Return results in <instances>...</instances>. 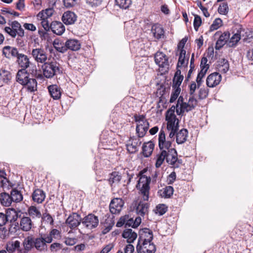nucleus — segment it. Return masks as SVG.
Returning a JSON list of instances; mask_svg holds the SVG:
<instances>
[{
    "instance_id": "obj_1",
    "label": "nucleus",
    "mask_w": 253,
    "mask_h": 253,
    "mask_svg": "<svg viewBox=\"0 0 253 253\" xmlns=\"http://www.w3.org/2000/svg\"><path fill=\"white\" fill-rule=\"evenodd\" d=\"M156 159L155 166L157 168L161 167L165 160L174 169L180 167L182 164V160L177 157V151L173 150L167 152L165 150L160 151L157 155Z\"/></svg>"
},
{
    "instance_id": "obj_2",
    "label": "nucleus",
    "mask_w": 253,
    "mask_h": 253,
    "mask_svg": "<svg viewBox=\"0 0 253 253\" xmlns=\"http://www.w3.org/2000/svg\"><path fill=\"white\" fill-rule=\"evenodd\" d=\"M9 26L4 28V32L12 38H16L17 45L23 46L24 45L23 40L22 39L24 37V30L22 28L21 24L17 21H14L8 24Z\"/></svg>"
},
{
    "instance_id": "obj_3",
    "label": "nucleus",
    "mask_w": 253,
    "mask_h": 253,
    "mask_svg": "<svg viewBox=\"0 0 253 253\" xmlns=\"http://www.w3.org/2000/svg\"><path fill=\"white\" fill-rule=\"evenodd\" d=\"M147 172L146 169H144L139 173V178L136 184V188L139 190V193L142 196L144 201H148L150 193V184L151 178L150 176L144 174Z\"/></svg>"
},
{
    "instance_id": "obj_4",
    "label": "nucleus",
    "mask_w": 253,
    "mask_h": 253,
    "mask_svg": "<svg viewBox=\"0 0 253 253\" xmlns=\"http://www.w3.org/2000/svg\"><path fill=\"white\" fill-rule=\"evenodd\" d=\"M134 120L136 123V132L137 136L140 138L144 137L149 127V123L145 115L135 114Z\"/></svg>"
},
{
    "instance_id": "obj_5",
    "label": "nucleus",
    "mask_w": 253,
    "mask_h": 253,
    "mask_svg": "<svg viewBox=\"0 0 253 253\" xmlns=\"http://www.w3.org/2000/svg\"><path fill=\"white\" fill-rule=\"evenodd\" d=\"M43 75L46 78H52L54 76L62 73L60 64L56 61H51L43 63L42 66Z\"/></svg>"
},
{
    "instance_id": "obj_6",
    "label": "nucleus",
    "mask_w": 253,
    "mask_h": 253,
    "mask_svg": "<svg viewBox=\"0 0 253 253\" xmlns=\"http://www.w3.org/2000/svg\"><path fill=\"white\" fill-rule=\"evenodd\" d=\"M31 55L37 63H44L47 60V53L45 49L42 47L33 48L31 52Z\"/></svg>"
},
{
    "instance_id": "obj_7",
    "label": "nucleus",
    "mask_w": 253,
    "mask_h": 253,
    "mask_svg": "<svg viewBox=\"0 0 253 253\" xmlns=\"http://www.w3.org/2000/svg\"><path fill=\"white\" fill-rule=\"evenodd\" d=\"M158 142L160 151L165 150L167 152L170 150L176 151L174 148L171 147V141L169 139L166 140L165 131L162 129L159 132Z\"/></svg>"
},
{
    "instance_id": "obj_8",
    "label": "nucleus",
    "mask_w": 253,
    "mask_h": 253,
    "mask_svg": "<svg viewBox=\"0 0 253 253\" xmlns=\"http://www.w3.org/2000/svg\"><path fill=\"white\" fill-rule=\"evenodd\" d=\"M136 251L138 253H155L156 247L152 242H137Z\"/></svg>"
},
{
    "instance_id": "obj_9",
    "label": "nucleus",
    "mask_w": 253,
    "mask_h": 253,
    "mask_svg": "<svg viewBox=\"0 0 253 253\" xmlns=\"http://www.w3.org/2000/svg\"><path fill=\"white\" fill-rule=\"evenodd\" d=\"M52 239L46 235L35 238V248L40 252H44L47 250V243H50Z\"/></svg>"
},
{
    "instance_id": "obj_10",
    "label": "nucleus",
    "mask_w": 253,
    "mask_h": 253,
    "mask_svg": "<svg viewBox=\"0 0 253 253\" xmlns=\"http://www.w3.org/2000/svg\"><path fill=\"white\" fill-rule=\"evenodd\" d=\"M155 61L160 67L166 71L169 68L168 58L162 52L158 51L155 55Z\"/></svg>"
},
{
    "instance_id": "obj_11",
    "label": "nucleus",
    "mask_w": 253,
    "mask_h": 253,
    "mask_svg": "<svg viewBox=\"0 0 253 253\" xmlns=\"http://www.w3.org/2000/svg\"><path fill=\"white\" fill-rule=\"evenodd\" d=\"M82 222L86 228L91 229L98 226L99 220L97 216L89 214L83 218Z\"/></svg>"
},
{
    "instance_id": "obj_12",
    "label": "nucleus",
    "mask_w": 253,
    "mask_h": 253,
    "mask_svg": "<svg viewBox=\"0 0 253 253\" xmlns=\"http://www.w3.org/2000/svg\"><path fill=\"white\" fill-rule=\"evenodd\" d=\"M124 202L121 198L113 199L110 204V211L112 214H117L120 212L124 206Z\"/></svg>"
},
{
    "instance_id": "obj_13",
    "label": "nucleus",
    "mask_w": 253,
    "mask_h": 253,
    "mask_svg": "<svg viewBox=\"0 0 253 253\" xmlns=\"http://www.w3.org/2000/svg\"><path fill=\"white\" fill-rule=\"evenodd\" d=\"M153 234L151 230L143 228L139 231L138 242H152Z\"/></svg>"
},
{
    "instance_id": "obj_14",
    "label": "nucleus",
    "mask_w": 253,
    "mask_h": 253,
    "mask_svg": "<svg viewBox=\"0 0 253 253\" xmlns=\"http://www.w3.org/2000/svg\"><path fill=\"white\" fill-rule=\"evenodd\" d=\"M221 80V76L217 72H214L208 76L206 84L209 87H214L219 84Z\"/></svg>"
},
{
    "instance_id": "obj_15",
    "label": "nucleus",
    "mask_w": 253,
    "mask_h": 253,
    "mask_svg": "<svg viewBox=\"0 0 253 253\" xmlns=\"http://www.w3.org/2000/svg\"><path fill=\"white\" fill-rule=\"evenodd\" d=\"M81 221V216L76 213H73L68 216L65 223L71 229H74L80 225Z\"/></svg>"
},
{
    "instance_id": "obj_16",
    "label": "nucleus",
    "mask_w": 253,
    "mask_h": 253,
    "mask_svg": "<svg viewBox=\"0 0 253 253\" xmlns=\"http://www.w3.org/2000/svg\"><path fill=\"white\" fill-rule=\"evenodd\" d=\"M165 31L163 27L159 24H155L151 27V33L154 38L157 40L164 39Z\"/></svg>"
},
{
    "instance_id": "obj_17",
    "label": "nucleus",
    "mask_w": 253,
    "mask_h": 253,
    "mask_svg": "<svg viewBox=\"0 0 253 253\" xmlns=\"http://www.w3.org/2000/svg\"><path fill=\"white\" fill-rule=\"evenodd\" d=\"M77 20V15L71 11H65L62 16V21L67 25L74 24Z\"/></svg>"
},
{
    "instance_id": "obj_18",
    "label": "nucleus",
    "mask_w": 253,
    "mask_h": 253,
    "mask_svg": "<svg viewBox=\"0 0 253 253\" xmlns=\"http://www.w3.org/2000/svg\"><path fill=\"white\" fill-rule=\"evenodd\" d=\"M24 249H20L17 253H28L33 247H35V238L28 236L23 243Z\"/></svg>"
},
{
    "instance_id": "obj_19",
    "label": "nucleus",
    "mask_w": 253,
    "mask_h": 253,
    "mask_svg": "<svg viewBox=\"0 0 253 253\" xmlns=\"http://www.w3.org/2000/svg\"><path fill=\"white\" fill-rule=\"evenodd\" d=\"M16 81L22 85H24L27 83V81L30 79L29 74L26 71V69H21L18 70L16 74Z\"/></svg>"
},
{
    "instance_id": "obj_20",
    "label": "nucleus",
    "mask_w": 253,
    "mask_h": 253,
    "mask_svg": "<svg viewBox=\"0 0 253 253\" xmlns=\"http://www.w3.org/2000/svg\"><path fill=\"white\" fill-rule=\"evenodd\" d=\"M19 53L17 48L15 47L7 45L2 48V54L8 59L16 57Z\"/></svg>"
},
{
    "instance_id": "obj_21",
    "label": "nucleus",
    "mask_w": 253,
    "mask_h": 253,
    "mask_svg": "<svg viewBox=\"0 0 253 253\" xmlns=\"http://www.w3.org/2000/svg\"><path fill=\"white\" fill-rule=\"evenodd\" d=\"M16 58V62L21 69H26L30 66V61L26 55L19 53Z\"/></svg>"
},
{
    "instance_id": "obj_22",
    "label": "nucleus",
    "mask_w": 253,
    "mask_h": 253,
    "mask_svg": "<svg viewBox=\"0 0 253 253\" xmlns=\"http://www.w3.org/2000/svg\"><path fill=\"white\" fill-rule=\"evenodd\" d=\"M51 30L52 32L57 35H61L65 30V26L59 21H53L51 23Z\"/></svg>"
},
{
    "instance_id": "obj_23",
    "label": "nucleus",
    "mask_w": 253,
    "mask_h": 253,
    "mask_svg": "<svg viewBox=\"0 0 253 253\" xmlns=\"http://www.w3.org/2000/svg\"><path fill=\"white\" fill-rule=\"evenodd\" d=\"M45 198V193L44 192L40 189H37L33 192L32 194V199L34 202L38 204L42 203Z\"/></svg>"
},
{
    "instance_id": "obj_24",
    "label": "nucleus",
    "mask_w": 253,
    "mask_h": 253,
    "mask_svg": "<svg viewBox=\"0 0 253 253\" xmlns=\"http://www.w3.org/2000/svg\"><path fill=\"white\" fill-rule=\"evenodd\" d=\"M166 120L167 121V129H178L179 120L176 116H166Z\"/></svg>"
},
{
    "instance_id": "obj_25",
    "label": "nucleus",
    "mask_w": 253,
    "mask_h": 253,
    "mask_svg": "<svg viewBox=\"0 0 253 253\" xmlns=\"http://www.w3.org/2000/svg\"><path fill=\"white\" fill-rule=\"evenodd\" d=\"M188 132L185 128H182L176 134V141L178 144L184 143L188 137Z\"/></svg>"
},
{
    "instance_id": "obj_26",
    "label": "nucleus",
    "mask_w": 253,
    "mask_h": 253,
    "mask_svg": "<svg viewBox=\"0 0 253 253\" xmlns=\"http://www.w3.org/2000/svg\"><path fill=\"white\" fill-rule=\"evenodd\" d=\"M122 236L126 239L128 243H131L136 239L137 235L131 229H126L124 231Z\"/></svg>"
},
{
    "instance_id": "obj_27",
    "label": "nucleus",
    "mask_w": 253,
    "mask_h": 253,
    "mask_svg": "<svg viewBox=\"0 0 253 253\" xmlns=\"http://www.w3.org/2000/svg\"><path fill=\"white\" fill-rule=\"evenodd\" d=\"M66 46L67 49L77 51L81 48V43L76 39H69L66 42Z\"/></svg>"
},
{
    "instance_id": "obj_28",
    "label": "nucleus",
    "mask_w": 253,
    "mask_h": 253,
    "mask_svg": "<svg viewBox=\"0 0 253 253\" xmlns=\"http://www.w3.org/2000/svg\"><path fill=\"white\" fill-rule=\"evenodd\" d=\"M230 33L229 32H224L221 35L215 44V49H220L226 43L227 40L229 39Z\"/></svg>"
},
{
    "instance_id": "obj_29",
    "label": "nucleus",
    "mask_w": 253,
    "mask_h": 253,
    "mask_svg": "<svg viewBox=\"0 0 253 253\" xmlns=\"http://www.w3.org/2000/svg\"><path fill=\"white\" fill-rule=\"evenodd\" d=\"M20 225L23 231H29L32 226V222L31 218L28 216H23L20 220Z\"/></svg>"
},
{
    "instance_id": "obj_30",
    "label": "nucleus",
    "mask_w": 253,
    "mask_h": 253,
    "mask_svg": "<svg viewBox=\"0 0 253 253\" xmlns=\"http://www.w3.org/2000/svg\"><path fill=\"white\" fill-rule=\"evenodd\" d=\"M0 202L3 206L9 207L13 202L9 194L2 192L0 194Z\"/></svg>"
},
{
    "instance_id": "obj_31",
    "label": "nucleus",
    "mask_w": 253,
    "mask_h": 253,
    "mask_svg": "<svg viewBox=\"0 0 253 253\" xmlns=\"http://www.w3.org/2000/svg\"><path fill=\"white\" fill-rule=\"evenodd\" d=\"M154 148V144L152 141L144 143L142 147V151L144 157H149L152 154Z\"/></svg>"
},
{
    "instance_id": "obj_32",
    "label": "nucleus",
    "mask_w": 253,
    "mask_h": 253,
    "mask_svg": "<svg viewBox=\"0 0 253 253\" xmlns=\"http://www.w3.org/2000/svg\"><path fill=\"white\" fill-rule=\"evenodd\" d=\"M20 243L19 241H10L6 244V250L9 253H13L16 250L18 252L20 250Z\"/></svg>"
},
{
    "instance_id": "obj_33",
    "label": "nucleus",
    "mask_w": 253,
    "mask_h": 253,
    "mask_svg": "<svg viewBox=\"0 0 253 253\" xmlns=\"http://www.w3.org/2000/svg\"><path fill=\"white\" fill-rule=\"evenodd\" d=\"M148 208L149 206L147 203L140 202L136 207V211L139 215L144 216L148 213Z\"/></svg>"
},
{
    "instance_id": "obj_34",
    "label": "nucleus",
    "mask_w": 253,
    "mask_h": 253,
    "mask_svg": "<svg viewBox=\"0 0 253 253\" xmlns=\"http://www.w3.org/2000/svg\"><path fill=\"white\" fill-rule=\"evenodd\" d=\"M189 56L186 55V50L181 48L180 51V54L177 63V67L184 66L188 64Z\"/></svg>"
},
{
    "instance_id": "obj_35",
    "label": "nucleus",
    "mask_w": 253,
    "mask_h": 253,
    "mask_svg": "<svg viewBox=\"0 0 253 253\" xmlns=\"http://www.w3.org/2000/svg\"><path fill=\"white\" fill-rule=\"evenodd\" d=\"M48 88L51 96L54 99H58L60 97L61 91L56 85H50Z\"/></svg>"
},
{
    "instance_id": "obj_36",
    "label": "nucleus",
    "mask_w": 253,
    "mask_h": 253,
    "mask_svg": "<svg viewBox=\"0 0 253 253\" xmlns=\"http://www.w3.org/2000/svg\"><path fill=\"white\" fill-rule=\"evenodd\" d=\"M10 195L13 202L19 203L23 200L22 193L16 189H13L10 192Z\"/></svg>"
},
{
    "instance_id": "obj_37",
    "label": "nucleus",
    "mask_w": 253,
    "mask_h": 253,
    "mask_svg": "<svg viewBox=\"0 0 253 253\" xmlns=\"http://www.w3.org/2000/svg\"><path fill=\"white\" fill-rule=\"evenodd\" d=\"M180 71L177 70L173 79L172 88H180L179 86L183 80V76L180 75Z\"/></svg>"
},
{
    "instance_id": "obj_38",
    "label": "nucleus",
    "mask_w": 253,
    "mask_h": 253,
    "mask_svg": "<svg viewBox=\"0 0 253 253\" xmlns=\"http://www.w3.org/2000/svg\"><path fill=\"white\" fill-rule=\"evenodd\" d=\"M5 214L7 217V221L9 220L11 222L17 220L19 216L18 212L14 209H8Z\"/></svg>"
},
{
    "instance_id": "obj_39",
    "label": "nucleus",
    "mask_w": 253,
    "mask_h": 253,
    "mask_svg": "<svg viewBox=\"0 0 253 253\" xmlns=\"http://www.w3.org/2000/svg\"><path fill=\"white\" fill-rule=\"evenodd\" d=\"M26 84H24V86L27 90L30 92H34L37 90V82L35 79L30 78L27 81Z\"/></svg>"
},
{
    "instance_id": "obj_40",
    "label": "nucleus",
    "mask_w": 253,
    "mask_h": 253,
    "mask_svg": "<svg viewBox=\"0 0 253 253\" xmlns=\"http://www.w3.org/2000/svg\"><path fill=\"white\" fill-rule=\"evenodd\" d=\"M53 45L57 51L61 53H64L67 51L66 42L62 43L59 40H55L53 42Z\"/></svg>"
},
{
    "instance_id": "obj_41",
    "label": "nucleus",
    "mask_w": 253,
    "mask_h": 253,
    "mask_svg": "<svg viewBox=\"0 0 253 253\" xmlns=\"http://www.w3.org/2000/svg\"><path fill=\"white\" fill-rule=\"evenodd\" d=\"M28 212L30 216L33 218H41L42 214L38 208L35 206H31L28 208Z\"/></svg>"
},
{
    "instance_id": "obj_42",
    "label": "nucleus",
    "mask_w": 253,
    "mask_h": 253,
    "mask_svg": "<svg viewBox=\"0 0 253 253\" xmlns=\"http://www.w3.org/2000/svg\"><path fill=\"white\" fill-rule=\"evenodd\" d=\"M173 188L171 186H166L163 190L160 191V195L165 198H170L173 193Z\"/></svg>"
},
{
    "instance_id": "obj_43",
    "label": "nucleus",
    "mask_w": 253,
    "mask_h": 253,
    "mask_svg": "<svg viewBox=\"0 0 253 253\" xmlns=\"http://www.w3.org/2000/svg\"><path fill=\"white\" fill-rule=\"evenodd\" d=\"M134 140H129L126 144V149L130 153H134L138 150L137 142Z\"/></svg>"
},
{
    "instance_id": "obj_44",
    "label": "nucleus",
    "mask_w": 253,
    "mask_h": 253,
    "mask_svg": "<svg viewBox=\"0 0 253 253\" xmlns=\"http://www.w3.org/2000/svg\"><path fill=\"white\" fill-rule=\"evenodd\" d=\"M229 69V64L225 59H222L219 64L218 71L222 73H226Z\"/></svg>"
},
{
    "instance_id": "obj_45",
    "label": "nucleus",
    "mask_w": 253,
    "mask_h": 253,
    "mask_svg": "<svg viewBox=\"0 0 253 253\" xmlns=\"http://www.w3.org/2000/svg\"><path fill=\"white\" fill-rule=\"evenodd\" d=\"M53 11L52 8H47L45 10H42L37 14V18L48 19L52 15Z\"/></svg>"
},
{
    "instance_id": "obj_46",
    "label": "nucleus",
    "mask_w": 253,
    "mask_h": 253,
    "mask_svg": "<svg viewBox=\"0 0 253 253\" xmlns=\"http://www.w3.org/2000/svg\"><path fill=\"white\" fill-rule=\"evenodd\" d=\"M122 176L118 172H113L109 179V183L112 185L114 183H118L121 181Z\"/></svg>"
},
{
    "instance_id": "obj_47",
    "label": "nucleus",
    "mask_w": 253,
    "mask_h": 253,
    "mask_svg": "<svg viewBox=\"0 0 253 253\" xmlns=\"http://www.w3.org/2000/svg\"><path fill=\"white\" fill-rule=\"evenodd\" d=\"M241 39V34L238 32L234 34L229 39L228 44L229 47H234L236 45Z\"/></svg>"
},
{
    "instance_id": "obj_48",
    "label": "nucleus",
    "mask_w": 253,
    "mask_h": 253,
    "mask_svg": "<svg viewBox=\"0 0 253 253\" xmlns=\"http://www.w3.org/2000/svg\"><path fill=\"white\" fill-rule=\"evenodd\" d=\"M190 106H188V103H184L180 104L179 107H177L176 109V112L177 115H182L185 112H189L191 110H188Z\"/></svg>"
},
{
    "instance_id": "obj_49",
    "label": "nucleus",
    "mask_w": 253,
    "mask_h": 253,
    "mask_svg": "<svg viewBox=\"0 0 253 253\" xmlns=\"http://www.w3.org/2000/svg\"><path fill=\"white\" fill-rule=\"evenodd\" d=\"M222 25V20L219 18H216L210 26V31H212L219 28Z\"/></svg>"
},
{
    "instance_id": "obj_50",
    "label": "nucleus",
    "mask_w": 253,
    "mask_h": 253,
    "mask_svg": "<svg viewBox=\"0 0 253 253\" xmlns=\"http://www.w3.org/2000/svg\"><path fill=\"white\" fill-rule=\"evenodd\" d=\"M168 211V207L164 204H159L157 206L155 210V212L160 215H163Z\"/></svg>"
},
{
    "instance_id": "obj_51",
    "label": "nucleus",
    "mask_w": 253,
    "mask_h": 253,
    "mask_svg": "<svg viewBox=\"0 0 253 253\" xmlns=\"http://www.w3.org/2000/svg\"><path fill=\"white\" fill-rule=\"evenodd\" d=\"M117 4L124 9L128 8L131 4V0H116Z\"/></svg>"
},
{
    "instance_id": "obj_52",
    "label": "nucleus",
    "mask_w": 253,
    "mask_h": 253,
    "mask_svg": "<svg viewBox=\"0 0 253 253\" xmlns=\"http://www.w3.org/2000/svg\"><path fill=\"white\" fill-rule=\"evenodd\" d=\"M218 12L220 14L226 15L228 12V5L226 2L220 4L218 8Z\"/></svg>"
},
{
    "instance_id": "obj_53",
    "label": "nucleus",
    "mask_w": 253,
    "mask_h": 253,
    "mask_svg": "<svg viewBox=\"0 0 253 253\" xmlns=\"http://www.w3.org/2000/svg\"><path fill=\"white\" fill-rule=\"evenodd\" d=\"M173 91L172 92L170 96V98L169 100V102L170 103H172L175 101V100L177 98L178 95L180 94L181 89L180 88H172Z\"/></svg>"
},
{
    "instance_id": "obj_54",
    "label": "nucleus",
    "mask_w": 253,
    "mask_h": 253,
    "mask_svg": "<svg viewBox=\"0 0 253 253\" xmlns=\"http://www.w3.org/2000/svg\"><path fill=\"white\" fill-rule=\"evenodd\" d=\"M38 19L41 20V25L45 31H48L51 29V23L48 21L46 18H38Z\"/></svg>"
},
{
    "instance_id": "obj_55",
    "label": "nucleus",
    "mask_w": 253,
    "mask_h": 253,
    "mask_svg": "<svg viewBox=\"0 0 253 253\" xmlns=\"http://www.w3.org/2000/svg\"><path fill=\"white\" fill-rule=\"evenodd\" d=\"M201 24L202 19L201 17L198 15H194L193 26L196 31H198L199 28L201 25Z\"/></svg>"
},
{
    "instance_id": "obj_56",
    "label": "nucleus",
    "mask_w": 253,
    "mask_h": 253,
    "mask_svg": "<svg viewBox=\"0 0 253 253\" xmlns=\"http://www.w3.org/2000/svg\"><path fill=\"white\" fill-rule=\"evenodd\" d=\"M209 89L205 88H200L199 91V97L200 99H203L206 98L209 94Z\"/></svg>"
},
{
    "instance_id": "obj_57",
    "label": "nucleus",
    "mask_w": 253,
    "mask_h": 253,
    "mask_svg": "<svg viewBox=\"0 0 253 253\" xmlns=\"http://www.w3.org/2000/svg\"><path fill=\"white\" fill-rule=\"evenodd\" d=\"M188 106H190L188 110H193L197 105V101L193 95L190 97L188 100Z\"/></svg>"
},
{
    "instance_id": "obj_58",
    "label": "nucleus",
    "mask_w": 253,
    "mask_h": 253,
    "mask_svg": "<svg viewBox=\"0 0 253 253\" xmlns=\"http://www.w3.org/2000/svg\"><path fill=\"white\" fill-rule=\"evenodd\" d=\"M42 217V219L43 220V221L46 222L47 223L49 224L50 225L53 224V219L49 213L44 214H43V216Z\"/></svg>"
},
{
    "instance_id": "obj_59",
    "label": "nucleus",
    "mask_w": 253,
    "mask_h": 253,
    "mask_svg": "<svg viewBox=\"0 0 253 253\" xmlns=\"http://www.w3.org/2000/svg\"><path fill=\"white\" fill-rule=\"evenodd\" d=\"M197 5L198 7L200 8V9L202 10L204 15L206 17H210V14L208 11V9L206 7H205L203 6L201 1H198L197 3Z\"/></svg>"
},
{
    "instance_id": "obj_60",
    "label": "nucleus",
    "mask_w": 253,
    "mask_h": 253,
    "mask_svg": "<svg viewBox=\"0 0 253 253\" xmlns=\"http://www.w3.org/2000/svg\"><path fill=\"white\" fill-rule=\"evenodd\" d=\"M77 0H63V2L65 7L70 8L76 4Z\"/></svg>"
},
{
    "instance_id": "obj_61",
    "label": "nucleus",
    "mask_w": 253,
    "mask_h": 253,
    "mask_svg": "<svg viewBox=\"0 0 253 253\" xmlns=\"http://www.w3.org/2000/svg\"><path fill=\"white\" fill-rule=\"evenodd\" d=\"M61 244L58 243H54L50 245V249L51 252H57L58 250H60V249H61Z\"/></svg>"
},
{
    "instance_id": "obj_62",
    "label": "nucleus",
    "mask_w": 253,
    "mask_h": 253,
    "mask_svg": "<svg viewBox=\"0 0 253 253\" xmlns=\"http://www.w3.org/2000/svg\"><path fill=\"white\" fill-rule=\"evenodd\" d=\"M102 0H86V3L91 6H98L100 5Z\"/></svg>"
},
{
    "instance_id": "obj_63",
    "label": "nucleus",
    "mask_w": 253,
    "mask_h": 253,
    "mask_svg": "<svg viewBox=\"0 0 253 253\" xmlns=\"http://www.w3.org/2000/svg\"><path fill=\"white\" fill-rule=\"evenodd\" d=\"M7 221V217L5 214L0 212V226H2L5 224Z\"/></svg>"
},
{
    "instance_id": "obj_64",
    "label": "nucleus",
    "mask_w": 253,
    "mask_h": 253,
    "mask_svg": "<svg viewBox=\"0 0 253 253\" xmlns=\"http://www.w3.org/2000/svg\"><path fill=\"white\" fill-rule=\"evenodd\" d=\"M176 173L174 171L172 172L168 177V183L169 184H171L174 182L176 179Z\"/></svg>"
}]
</instances>
